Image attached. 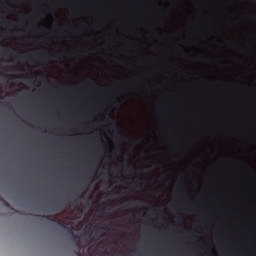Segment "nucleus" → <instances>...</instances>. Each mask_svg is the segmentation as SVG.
I'll use <instances>...</instances> for the list:
<instances>
[{
	"mask_svg": "<svg viewBox=\"0 0 256 256\" xmlns=\"http://www.w3.org/2000/svg\"><path fill=\"white\" fill-rule=\"evenodd\" d=\"M146 169H147V171H149V170L153 169V166H148V167H146Z\"/></svg>",
	"mask_w": 256,
	"mask_h": 256,
	"instance_id": "3",
	"label": "nucleus"
},
{
	"mask_svg": "<svg viewBox=\"0 0 256 256\" xmlns=\"http://www.w3.org/2000/svg\"><path fill=\"white\" fill-rule=\"evenodd\" d=\"M74 203H78V201H77V200H75V201H74Z\"/></svg>",
	"mask_w": 256,
	"mask_h": 256,
	"instance_id": "11",
	"label": "nucleus"
},
{
	"mask_svg": "<svg viewBox=\"0 0 256 256\" xmlns=\"http://www.w3.org/2000/svg\"><path fill=\"white\" fill-rule=\"evenodd\" d=\"M77 255H78V256H81V252H80V251H78V252H77Z\"/></svg>",
	"mask_w": 256,
	"mask_h": 256,
	"instance_id": "9",
	"label": "nucleus"
},
{
	"mask_svg": "<svg viewBox=\"0 0 256 256\" xmlns=\"http://www.w3.org/2000/svg\"><path fill=\"white\" fill-rule=\"evenodd\" d=\"M18 57H21L22 59H25V55L24 54H21L20 56H18Z\"/></svg>",
	"mask_w": 256,
	"mask_h": 256,
	"instance_id": "4",
	"label": "nucleus"
},
{
	"mask_svg": "<svg viewBox=\"0 0 256 256\" xmlns=\"http://www.w3.org/2000/svg\"><path fill=\"white\" fill-rule=\"evenodd\" d=\"M8 25H14V23L12 21L8 22Z\"/></svg>",
	"mask_w": 256,
	"mask_h": 256,
	"instance_id": "7",
	"label": "nucleus"
},
{
	"mask_svg": "<svg viewBox=\"0 0 256 256\" xmlns=\"http://www.w3.org/2000/svg\"><path fill=\"white\" fill-rule=\"evenodd\" d=\"M6 77H9L10 79H13V75H7Z\"/></svg>",
	"mask_w": 256,
	"mask_h": 256,
	"instance_id": "5",
	"label": "nucleus"
},
{
	"mask_svg": "<svg viewBox=\"0 0 256 256\" xmlns=\"http://www.w3.org/2000/svg\"><path fill=\"white\" fill-rule=\"evenodd\" d=\"M108 121H113V119H111V118H108Z\"/></svg>",
	"mask_w": 256,
	"mask_h": 256,
	"instance_id": "10",
	"label": "nucleus"
},
{
	"mask_svg": "<svg viewBox=\"0 0 256 256\" xmlns=\"http://www.w3.org/2000/svg\"><path fill=\"white\" fill-rule=\"evenodd\" d=\"M22 77H25L26 79H29V76H25V74H22Z\"/></svg>",
	"mask_w": 256,
	"mask_h": 256,
	"instance_id": "6",
	"label": "nucleus"
},
{
	"mask_svg": "<svg viewBox=\"0 0 256 256\" xmlns=\"http://www.w3.org/2000/svg\"><path fill=\"white\" fill-rule=\"evenodd\" d=\"M44 219H48V221H52L53 223H58L62 229H66L69 235H71L74 239H79V235H75V232H73V227H67L65 223H63L61 220L51 216V215H44L42 216Z\"/></svg>",
	"mask_w": 256,
	"mask_h": 256,
	"instance_id": "1",
	"label": "nucleus"
},
{
	"mask_svg": "<svg viewBox=\"0 0 256 256\" xmlns=\"http://www.w3.org/2000/svg\"><path fill=\"white\" fill-rule=\"evenodd\" d=\"M126 169H131V165L126 166Z\"/></svg>",
	"mask_w": 256,
	"mask_h": 256,
	"instance_id": "8",
	"label": "nucleus"
},
{
	"mask_svg": "<svg viewBox=\"0 0 256 256\" xmlns=\"http://www.w3.org/2000/svg\"><path fill=\"white\" fill-rule=\"evenodd\" d=\"M2 46H3V47H6V45H4V44H2ZM10 51H11V49H9V46H7V50L4 51V55H5L6 53H9Z\"/></svg>",
	"mask_w": 256,
	"mask_h": 256,
	"instance_id": "2",
	"label": "nucleus"
}]
</instances>
